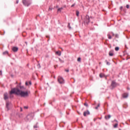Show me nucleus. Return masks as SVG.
<instances>
[{
	"label": "nucleus",
	"instance_id": "7",
	"mask_svg": "<svg viewBox=\"0 0 130 130\" xmlns=\"http://www.w3.org/2000/svg\"><path fill=\"white\" fill-rule=\"evenodd\" d=\"M87 115H90V111H89V110H87L86 111H84L83 112L84 116H87Z\"/></svg>",
	"mask_w": 130,
	"mask_h": 130
},
{
	"label": "nucleus",
	"instance_id": "49",
	"mask_svg": "<svg viewBox=\"0 0 130 130\" xmlns=\"http://www.w3.org/2000/svg\"><path fill=\"white\" fill-rule=\"evenodd\" d=\"M25 43L26 44V45H27V42H25Z\"/></svg>",
	"mask_w": 130,
	"mask_h": 130
},
{
	"label": "nucleus",
	"instance_id": "59",
	"mask_svg": "<svg viewBox=\"0 0 130 130\" xmlns=\"http://www.w3.org/2000/svg\"><path fill=\"white\" fill-rule=\"evenodd\" d=\"M36 130H38V129H36Z\"/></svg>",
	"mask_w": 130,
	"mask_h": 130
},
{
	"label": "nucleus",
	"instance_id": "57",
	"mask_svg": "<svg viewBox=\"0 0 130 130\" xmlns=\"http://www.w3.org/2000/svg\"><path fill=\"white\" fill-rule=\"evenodd\" d=\"M128 90H129V88H128Z\"/></svg>",
	"mask_w": 130,
	"mask_h": 130
},
{
	"label": "nucleus",
	"instance_id": "40",
	"mask_svg": "<svg viewBox=\"0 0 130 130\" xmlns=\"http://www.w3.org/2000/svg\"><path fill=\"white\" fill-rule=\"evenodd\" d=\"M16 4H19V0H16Z\"/></svg>",
	"mask_w": 130,
	"mask_h": 130
},
{
	"label": "nucleus",
	"instance_id": "43",
	"mask_svg": "<svg viewBox=\"0 0 130 130\" xmlns=\"http://www.w3.org/2000/svg\"><path fill=\"white\" fill-rule=\"evenodd\" d=\"M60 10H61H61H63V8H62V7L60 8Z\"/></svg>",
	"mask_w": 130,
	"mask_h": 130
},
{
	"label": "nucleus",
	"instance_id": "17",
	"mask_svg": "<svg viewBox=\"0 0 130 130\" xmlns=\"http://www.w3.org/2000/svg\"><path fill=\"white\" fill-rule=\"evenodd\" d=\"M59 61H60V62H61V63H63V62H64V61H63V60L60 59V58H59Z\"/></svg>",
	"mask_w": 130,
	"mask_h": 130
},
{
	"label": "nucleus",
	"instance_id": "47",
	"mask_svg": "<svg viewBox=\"0 0 130 130\" xmlns=\"http://www.w3.org/2000/svg\"><path fill=\"white\" fill-rule=\"evenodd\" d=\"M78 114H79V115H81L82 114L80 112H78Z\"/></svg>",
	"mask_w": 130,
	"mask_h": 130
},
{
	"label": "nucleus",
	"instance_id": "33",
	"mask_svg": "<svg viewBox=\"0 0 130 130\" xmlns=\"http://www.w3.org/2000/svg\"><path fill=\"white\" fill-rule=\"evenodd\" d=\"M58 12H61V10L60 9V8L58 9L57 10Z\"/></svg>",
	"mask_w": 130,
	"mask_h": 130
},
{
	"label": "nucleus",
	"instance_id": "20",
	"mask_svg": "<svg viewBox=\"0 0 130 130\" xmlns=\"http://www.w3.org/2000/svg\"><path fill=\"white\" fill-rule=\"evenodd\" d=\"M84 106H86V107H89V105L86 102L84 104Z\"/></svg>",
	"mask_w": 130,
	"mask_h": 130
},
{
	"label": "nucleus",
	"instance_id": "19",
	"mask_svg": "<svg viewBox=\"0 0 130 130\" xmlns=\"http://www.w3.org/2000/svg\"><path fill=\"white\" fill-rule=\"evenodd\" d=\"M79 15H80V12H79V11H76V16L77 17H79Z\"/></svg>",
	"mask_w": 130,
	"mask_h": 130
},
{
	"label": "nucleus",
	"instance_id": "13",
	"mask_svg": "<svg viewBox=\"0 0 130 130\" xmlns=\"http://www.w3.org/2000/svg\"><path fill=\"white\" fill-rule=\"evenodd\" d=\"M110 117H111V115H108V116H105V119H106V120H108V119H109V118H110Z\"/></svg>",
	"mask_w": 130,
	"mask_h": 130
},
{
	"label": "nucleus",
	"instance_id": "2",
	"mask_svg": "<svg viewBox=\"0 0 130 130\" xmlns=\"http://www.w3.org/2000/svg\"><path fill=\"white\" fill-rule=\"evenodd\" d=\"M22 4L25 7H29V6L31 5V2L30 0H22Z\"/></svg>",
	"mask_w": 130,
	"mask_h": 130
},
{
	"label": "nucleus",
	"instance_id": "46",
	"mask_svg": "<svg viewBox=\"0 0 130 130\" xmlns=\"http://www.w3.org/2000/svg\"><path fill=\"white\" fill-rule=\"evenodd\" d=\"M47 38H49V36H46V37Z\"/></svg>",
	"mask_w": 130,
	"mask_h": 130
},
{
	"label": "nucleus",
	"instance_id": "32",
	"mask_svg": "<svg viewBox=\"0 0 130 130\" xmlns=\"http://www.w3.org/2000/svg\"><path fill=\"white\" fill-rule=\"evenodd\" d=\"M65 72H67V73H69V72H70V70L69 69H65Z\"/></svg>",
	"mask_w": 130,
	"mask_h": 130
},
{
	"label": "nucleus",
	"instance_id": "51",
	"mask_svg": "<svg viewBox=\"0 0 130 130\" xmlns=\"http://www.w3.org/2000/svg\"><path fill=\"white\" fill-rule=\"evenodd\" d=\"M66 7H67V6L64 5L63 8H66Z\"/></svg>",
	"mask_w": 130,
	"mask_h": 130
},
{
	"label": "nucleus",
	"instance_id": "22",
	"mask_svg": "<svg viewBox=\"0 0 130 130\" xmlns=\"http://www.w3.org/2000/svg\"><path fill=\"white\" fill-rule=\"evenodd\" d=\"M109 39H111L112 38V37H111V36L110 34H108L107 35Z\"/></svg>",
	"mask_w": 130,
	"mask_h": 130
},
{
	"label": "nucleus",
	"instance_id": "6",
	"mask_svg": "<svg viewBox=\"0 0 130 130\" xmlns=\"http://www.w3.org/2000/svg\"><path fill=\"white\" fill-rule=\"evenodd\" d=\"M111 86V87H112V88H111L112 90H113L114 88H115V87H116V86H117V83L116 82H115V81H113L112 82Z\"/></svg>",
	"mask_w": 130,
	"mask_h": 130
},
{
	"label": "nucleus",
	"instance_id": "28",
	"mask_svg": "<svg viewBox=\"0 0 130 130\" xmlns=\"http://www.w3.org/2000/svg\"><path fill=\"white\" fill-rule=\"evenodd\" d=\"M115 36L116 38H119V35H118V34H116V35H115Z\"/></svg>",
	"mask_w": 130,
	"mask_h": 130
},
{
	"label": "nucleus",
	"instance_id": "1",
	"mask_svg": "<svg viewBox=\"0 0 130 130\" xmlns=\"http://www.w3.org/2000/svg\"><path fill=\"white\" fill-rule=\"evenodd\" d=\"M12 94H16L17 96H21V97H27L29 94L28 91H23L19 89L18 87L12 88L10 92V98H13L14 97Z\"/></svg>",
	"mask_w": 130,
	"mask_h": 130
},
{
	"label": "nucleus",
	"instance_id": "53",
	"mask_svg": "<svg viewBox=\"0 0 130 130\" xmlns=\"http://www.w3.org/2000/svg\"><path fill=\"white\" fill-rule=\"evenodd\" d=\"M38 122H37V123H36V125H38Z\"/></svg>",
	"mask_w": 130,
	"mask_h": 130
},
{
	"label": "nucleus",
	"instance_id": "15",
	"mask_svg": "<svg viewBox=\"0 0 130 130\" xmlns=\"http://www.w3.org/2000/svg\"><path fill=\"white\" fill-rule=\"evenodd\" d=\"M56 54H57V55H58L59 56H60V55H61V52L57 51V52H56Z\"/></svg>",
	"mask_w": 130,
	"mask_h": 130
},
{
	"label": "nucleus",
	"instance_id": "39",
	"mask_svg": "<svg viewBox=\"0 0 130 130\" xmlns=\"http://www.w3.org/2000/svg\"><path fill=\"white\" fill-rule=\"evenodd\" d=\"M114 121H116V122H117V123H118V121H117L116 119H115Z\"/></svg>",
	"mask_w": 130,
	"mask_h": 130
},
{
	"label": "nucleus",
	"instance_id": "21",
	"mask_svg": "<svg viewBox=\"0 0 130 130\" xmlns=\"http://www.w3.org/2000/svg\"><path fill=\"white\" fill-rule=\"evenodd\" d=\"M115 50H116V51H118V50H119V47H116L115 48Z\"/></svg>",
	"mask_w": 130,
	"mask_h": 130
},
{
	"label": "nucleus",
	"instance_id": "5",
	"mask_svg": "<svg viewBox=\"0 0 130 130\" xmlns=\"http://www.w3.org/2000/svg\"><path fill=\"white\" fill-rule=\"evenodd\" d=\"M58 82L59 84H64V80L60 76H58Z\"/></svg>",
	"mask_w": 130,
	"mask_h": 130
},
{
	"label": "nucleus",
	"instance_id": "3",
	"mask_svg": "<svg viewBox=\"0 0 130 130\" xmlns=\"http://www.w3.org/2000/svg\"><path fill=\"white\" fill-rule=\"evenodd\" d=\"M32 118H33V114L30 113L27 115L26 117L25 118V121H29V120H30V119H32Z\"/></svg>",
	"mask_w": 130,
	"mask_h": 130
},
{
	"label": "nucleus",
	"instance_id": "42",
	"mask_svg": "<svg viewBox=\"0 0 130 130\" xmlns=\"http://www.w3.org/2000/svg\"><path fill=\"white\" fill-rule=\"evenodd\" d=\"M112 36H115V34H114V33H113V32H112Z\"/></svg>",
	"mask_w": 130,
	"mask_h": 130
},
{
	"label": "nucleus",
	"instance_id": "55",
	"mask_svg": "<svg viewBox=\"0 0 130 130\" xmlns=\"http://www.w3.org/2000/svg\"><path fill=\"white\" fill-rule=\"evenodd\" d=\"M27 66H29V64H27Z\"/></svg>",
	"mask_w": 130,
	"mask_h": 130
},
{
	"label": "nucleus",
	"instance_id": "56",
	"mask_svg": "<svg viewBox=\"0 0 130 130\" xmlns=\"http://www.w3.org/2000/svg\"><path fill=\"white\" fill-rule=\"evenodd\" d=\"M105 104H107V103H106Z\"/></svg>",
	"mask_w": 130,
	"mask_h": 130
},
{
	"label": "nucleus",
	"instance_id": "61",
	"mask_svg": "<svg viewBox=\"0 0 130 130\" xmlns=\"http://www.w3.org/2000/svg\"><path fill=\"white\" fill-rule=\"evenodd\" d=\"M119 130H121L120 129H119Z\"/></svg>",
	"mask_w": 130,
	"mask_h": 130
},
{
	"label": "nucleus",
	"instance_id": "36",
	"mask_svg": "<svg viewBox=\"0 0 130 130\" xmlns=\"http://www.w3.org/2000/svg\"><path fill=\"white\" fill-rule=\"evenodd\" d=\"M25 85H26V86H28V82L26 81V82H25Z\"/></svg>",
	"mask_w": 130,
	"mask_h": 130
},
{
	"label": "nucleus",
	"instance_id": "29",
	"mask_svg": "<svg viewBox=\"0 0 130 130\" xmlns=\"http://www.w3.org/2000/svg\"><path fill=\"white\" fill-rule=\"evenodd\" d=\"M77 61H79V62L81 61V57L78 58Z\"/></svg>",
	"mask_w": 130,
	"mask_h": 130
},
{
	"label": "nucleus",
	"instance_id": "44",
	"mask_svg": "<svg viewBox=\"0 0 130 130\" xmlns=\"http://www.w3.org/2000/svg\"><path fill=\"white\" fill-rule=\"evenodd\" d=\"M20 111L21 112L23 111V109H22V108H20Z\"/></svg>",
	"mask_w": 130,
	"mask_h": 130
},
{
	"label": "nucleus",
	"instance_id": "27",
	"mask_svg": "<svg viewBox=\"0 0 130 130\" xmlns=\"http://www.w3.org/2000/svg\"><path fill=\"white\" fill-rule=\"evenodd\" d=\"M39 127V126H38V125H35L34 126V128H38Z\"/></svg>",
	"mask_w": 130,
	"mask_h": 130
},
{
	"label": "nucleus",
	"instance_id": "58",
	"mask_svg": "<svg viewBox=\"0 0 130 130\" xmlns=\"http://www.w3.org/2000/svg\"><path fill=\"white\" fill-rule=\"evenodd\" d=\"M47 85H48V83H47Z\"/></svg>",
	"mask_w": 130,
	"mask_h": 130
},
{
	"label": "nucleus",
	"instance_id": "18",
	"mask_svg": "<svg viewBox=\"0 0 130 130\" xmlns=\"http://www.w3.org/2000/svg\"><path fill=\"white\" fill-rule=\"evenodd\" d=\"M117 126H118V123H116V124H115V125H114V128H116V127H117Z\"/></svg>",
	"mask_w": 130,
	"mask_h": 130
},
{
	"label": "nucleus",
	"instance_id": "14",
	"mask_svg": "<svg viewBox=\"0 0 130 130\" xmlns=\"http://www.w3.org/2000/svg\"><path fill=\"white\" fill-rule=\"evenodd\" d=\"M106 76H105V75L104 74H103V73H101L100 74V78H104V77H105Z\"/></svg>",
	"mask_w": 130,
	"mask_h": 130
},
{
	"label": "nucleus",
	"instance_id": "52",
	"mask_svg": "<svg viewBox=\"0 0 130 130\" xmlns=\"http://www.w3.org/2000/svg\"><path fill=\"white\" fill-rule=\"evenodd\" d=\"M11 77H12V78H14V75H11Z\"/></svg>",
	"mask_w": 130,
	"mask_h": 130
},
{
	"label": "nucleus",
	"instance_id": "10",
	"mask_svg": "<svg viewBox=\"0 0 130 130\" xmlns=\"http://www.w3.org/2000/svg\"><path fill=\"white\" fill-rule=\"evenodd\" d=\"M9 105H10V102H6V108L7 109V111H9V110H10V108H9Z\"/></svg>",
	"mask_w": 130,
	"mask_h": 130
},
{
	"label": "nucleus",
	"instance_id": "60",
	"mask_svg": "<svg viewBox=\"0 0 130 130\" xmlns=\"http://www.w3.org/2000/svg\"><path fill=\"white\" fill-rule=\"evenodd\" d=\"M128 58H130V57Z\"/></svg>",
	"mask_w": 130,
	"mask_h": 130
},
{
	"label": "nucleus",
	"instance_id": "24",
	"mask_svg": "<svg viewBox=\"0 0 130 130\" xmlns=\"http://www.w3.org/2000/svg\"><path fill=\"white\" fill-rule=\"evenodd\" d=\"M99 107H100V104H98V106L95 108V109H98Z\"/></svg>",
	"mask_w": 130,
	"mask_h": 130
},
{
	"label": "nucleus",
	"instance_id": "4",
	"mask_svg": "<svg viewBox=\"0 0 130 130\" xmlns=\"http://www.w3.org/2000/svg\"><path fill=\"white\" fill-rule=\"evenodd\" d=\"M84 22L87 25L89 24V23H90V17H89L88 15L86 16L84 18Z\"/></svg>",
	"mask_w": 130,
	"mask_h": 130
},
{
	"label": "nucleus",
	"instance_id": "37",
	"mask_svg": "<svg viewBox=\"0 0 130 130\" xmlns=\"http://www.w3.org/2000/svg\"><path fill=\"white\" fill-rule=\"evenodd\" d=\"M52 10V8H51L50 7L49 8V11H51Z\"/></svg>",
	"mask_w": 130,
	"mask_h": 130
},
{
	"label": "nucleus",
	"instance_id": "11",
	"mask_svg": "<svg viewBox=\"0 0 130 130\" xmlns=\"http://www.w3.org/2000/svg\"><path fill=\"white\" fill-rule=\"evenodd\" d=\"M122 97L124 99L125 98H127V97H128V94L126 93H124L122 95Z\"/></svg>",
	"mask_w": 130,
	"mask_h": 130
},
{
	"label": "nucleus",
	"instance_id": "50",
	"mask_svg": "<svg viewBox=\"0 0 130 130\" xmlns=\"http://www.w3.org/2000/svg\"><path fill=\"white\" fill-rule=\"evenodd\" d=\"M93 120H94V121H96V119L94 118V119H93Z\"/></svg>",
	"mask_w": 130,
	"mask_h": 130
},
{
	"label": "nucleus",
	"instance_id": "31",
	"mask_svg": "<svg viewBox=\"0 0 130 130\" xmlns=\"http://www.w3.org/2000/svg\"><path fill=\"white\" fill-rule=\"evenodd\" d=\"M126 9H129V5H126Z\"/></svg>",
	"mask_w": 130,
	"mask_h": 130
},
{
	"label": "nucleus",
	"instance_id": "34",
	"mask_svg": "<svg viewBox=\"0 0 130 130\" xmlns=\"http://www.w3.org/2000/svg\"><path fill=\"white\" fill-rule=\"evenodd\" d=\"M2 75H3V72L2 71H0V76H2Z\"/></svg>",
	"mask_w": 130,
	"mask_h": 130
},
{
	"label": "nucleus",
	"instance_id": "35",
	"mask_svg": "<svg viewBox=\"0 0 130 130\" xmlns=\"http://www.w3.org/2000/svg\"><path fill=\"white\" fill-rule=\"evenodd\" d=\"M75 4H73L72 6H71V8H73L74 7H75Z\"/></svg>",
	"mask_w": 130,
	"mask_h": 130
},
{
	"label": "nucleus",
	"instance_id": "23",
	"mask_svg": "<svg viewBox=\"0 0 130 130\" xmlns=\"http://www.w3.org/2000/svg\"><path fill=\"white\" fill-rule=\"evenodd\" d=\"M105 62H106L107 66H110V62H108L107 60H106Z\"/></svg>",
	"mask_w": 130,
	"mask_h": 130
},
{
	"label": "nucleus",
	"instance_id": "12",
	"mask_svg": "<svg viewBox=\"0 0 130 130\" xmlns=\"http://www.w3.org/2000/svg\"><path fill=\"white\" fill-rule=\"evenodd\" d=\"M114 51L113 50H111L109 52V55L110 56H113L114 54H113Z\"/></svg>",
	"mask_w": 130,
	"mask_h": 130
},
{
	"label": "nucleus",
	"instance_id": "54",
	"mask_svg": "<svg viewBox=\"0 0 130 130\" xmlns=\"http://www.w3.org/2000/svg\"><path fill=\"white\" fill-rule=\"evenodd\" d=\"M107 98H108V99H109V97H108Z\"/></svg>",
	"mask_w": 130,
	"mask_h": 130
},
{
	"label": "nucleus",
	"instance_id": "9",
	"mask_svg": "<svg viewBox=\"0 0 130 130\" xmlns=\"http://www.w3.org/2000/svg\"><path fill=\"white\" fill-rule=\"evenodd\" d=\"M12 50L14 51V52H17V51L19 50V48H18V47H13L12 48Z\"/></svg>",
	"mask_w": 130,
	"mask_h": 130
},
{
	"label": "nucleus",
	"instance_id": "25",
	"mask_svg": "<svg viewBox=\"0 0 130 130\" xmlns=\"http://www.w3.org/2000/svg\"><path fill=\"white\" fill-rule=\"evenodd\" d=\"M19 87H20V89H21V90H23V89H25V88L23 86H20Z\"/></svg>",
	"mask_w": 130,
	"mask_h": 130
},
{
	"label": "nucleus",
	"instance_id": "26",
	"mask_svg": "<svg viewBox=\"0 0 130 130\" xmlns=\"http://www.w3.org/2000/svg\"><path fill=\"white\" fill-rule=\"evenodd\" d=\"M68 28H69V29H72V27H71V25H70V23H68Z\"/></svg>",
	"mask_w": 130,
	"mask_h": 130
},
{
	"label": "nucleus",
	"instance_id": "16",
	"mask_svg": "<svg viewBox=\"0 0 130 130\" xmlns=\"http://www.w3.org/2000/svg\"><path fill=\"white\" fill-rule=\"evenodd\" d=\"M3 55H6L7 54H9V52L8 51H6L3 53Z\"/></svg>",
	"mask_w": 130,
	"mask_h": 130
},
{
	"label": "nucleus",
	"instance_id": "45",
	"mask_svg": "<svg viewBox=\"0 0 130 130\" xmlns=\"http://www.w3.org/2000/svg\"><path fill=\"white\" fill-rule=\"evenodd\" d=\"M122 6H121L120 8V10H122Z\"/></svg>",
	"mask_w": 130,
	"mask_h": 130
},
{
	"label": "nucleus",
	"instance_id": "41",
	"mask_svg": "<svg viewBox=\"0 0 130 130\" xmlns=\"http://www.w3.org/2000/svg\"><path fill=\"white\" fill-rule=\"evenodd\" d=\"M29 85H32V82H31V81H29Z\"/></svg>",
	"mask_w": 130,
	"mask_h": 130
},
{
	"label": "nucleus",
	"instance_id": "48",
	"mask_svg": "<svg viewBox=\"0 0 130 130\" xmlns=\"http://www.w3.org/2000/svg\"><path fill=\"white\" fill-rule=\"evenodd\" d=\"M123 11H124V13H126V12L125 11V10L124 9Z\"/></svg>",
	"mask_w": 130,
	"mask_h": 130
},
{
	"label": "nucleus",
	"instance_id": "30",
	"mask_svg": "<svg viewBox=\"0 0 130 130\" xmlns=\"http://www.w3.org/2000/svg\"><path fill=\"white\" fill-rule=\"evenodd\" d=\"M37 67H38V68L39 69H40V68H41V66H40V63H39V64H38Z\"/></svg>",
	"mask_w": 130,
	"mask_h": 130
},
{
	"label": "nucleus",
	"instance_id": "38",
	"mask_svg": "<svg viewBox=\"0 0 130 130\" xmlns=\"http://www.w3.org/2000/svg\"><path fill=\"white\" fill-rule=\"evenodd\" d=\"M24 109H28V107H26V106L24 107Z\"/></svg>",
	"mask_w": 130,
	"mask_h": 130
},
{
	"label": "nucleus",
	"instance_id": "8",
	"mask_svg": "<svg viewBox=\"0 0 130 130\" xmlns=\"http://www.w3.org/2000/svg\"><path fill=\"white\" fill-rule=\"evenodd\" d=\"M4 100H8L9 99L8 93L6 92L4 94Z\"/></svg>",
	"mask_w": 130,
	"mask_h": 130
}]
</instances>
